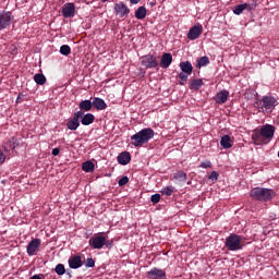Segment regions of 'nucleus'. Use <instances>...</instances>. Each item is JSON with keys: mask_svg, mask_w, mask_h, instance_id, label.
I'll list each match as a JSON object with an SVG mask.
<instances>
[{"mask_svg": "<svg viewBox=\"0 0 279 279\" xmlns=\"http://www.w3.org/2000/svg\"><path fill=\"white\" fill-rule=\"evenodd\" d=\"M276 101L272 96H263L262 100L255 101L254 107L258 112H271L276 108Z\"/></svg>", "mask_w": 279, "mask_h": 279, "instance_id": "20e7f679", "label": "nucleus"}, {"mask_svg": "<svg viewBox=\"0 0 279 279\" xmlns=\"http://www.w3.org/2000/svg\"><path fill=\"white\" fill-rule=\"evenodd\" d=\"M62 16L64 19L75 16V4L73 2H68L62 7Z\"/></svg>", "mask_w": 279, "mask_h": 279, "instance_id": "ddd939ff", "label": "nucleus"}, {"mask_svg": "<svg viewBox=\"0 0 279 279\" xmlns=\"http://www.w3.org/2000/svg\"><path fill=\"white\" fill-rule=\"evenodd\" d=\"M114 14L120 19H125L130 14V8H128L124 2L116 3L114 4Z\"/></svg>", "mask_w": 279, "mask_h": 279, "instance_id": "9b49d317", "label": "nucleus"}, {"mask_svg": "<svg viewBox=\"0 0 279 279\" xmlns=\"http://www.w3.org/2000/svg\"><path fill=\"white\" fill-rule=\"evenodd\" d=\"M244 10H247V12H252V10H254V5L250 3H244Z\"/></svg>", "mask_w": 279, "mask_h": 279, "instance_id": "79ce46f5", "label": "nucleus"}, {"mask_svg": "<svg viewBox=\"0 0 279 279\" xmlns=\"http://www.w3.org/2000/svg\"><path fill=\"white\" fill-rule=\"evenodd\" d=\"M40 247V239H34L32 240L27 247H26V252L28 254V256H34V254L36 253V251Z\"/></svg>", "mask_w": 279, "mask_h": 279, "instance_id": "dca6fc26", "label": "nucleus"}, {"mask_svg": "<svg viewBox=\"0 0 279 279\" xmlns=\"http://www.w3.org/2000/svg\"><path fill=\"white\" fill-rule=\"evenodd\" d=\"M173 191H175V187H173V185L162 187L161 195H167V197H171L173 195Z\"/></svg>", "mask_w": 279, "mask_h": 279, "instance_id": "7c9ffc66", "label": "nucleus"}, {"mask_svg": "<svg viewBox=\"0 0 279 279\" xmlns=\"http://www.w3.org/2000/svg\"><path fill=\"white\" fill-rule=\"evenodd\" d=\"M171 62H173V56L169 52H165L161 56V62H160L161 69H169V66H171Z\"/></svg>", "mask_w": 279, "mask_h": 279, "instance_id": "a211bd4d", "label": "nucleus"}, {"mask_svg": "<svg viewBox=\"0 0 279 279\" xmlns=\"http://www.w3.org/2000/svg\"><path fill=\"white\" fill-rule=\"evenodd\" d=\"M60 154V148L52 149V156H58Z\"/></svg>", "mask_w": 279, "mask_h": 279, "instance_id": "c03bdc74", "label": "nucleus"}, {"mask_svg": "<svg viewBox=\"0 0 279 279\" xmlns=\"http://www.w3.org/2000/svg\"><path fill=\"white\" fill-rule=\"evenodd\" d=\"M199 168L201 169H211L213 168V162H210V161H203V162H201Z\"/></svg>", "mask_w": 279, "mask_h": 279, "instance_id": "c9c22d12", "label": "nucleus"}, {"mask_svg": "<svg viewBox=\"0 0 279 279\" xmlns=\"http://www.w3.org/2000/svg\"><path fill=\"white\" fill-rule=\"evenodd\" d=\"M260 136L263 138L264 145L271 143V138H274V134H276V126L271 124H265L259 130Z\"/></svg>", "mask_w": 279, "mask_h": 279, "instance_id": "423d86ee", "label": "nucleus"}, {"mask_svg": "<svg viewBox=\"0 0 279 279\" xmlns=\"http://www.w3.org/2000/svg\"><path fill=\"white\" fill-rule=\"evenodd\" d=\"M68 276H69V278H71V274L70 272H68Z\"/></svg>", "mask_w": 279, "mask_h": 279, "instance_id": "49530a36", "label": "nucleus"}, {"mask_svg": "<svg viewBox=\"0 0 279 279\" xmlns=\"http://www.w3.org/2000/svg\"><path fill=\"white\" fill-rule=\"evenodd\" d=\"M209 180H211L213 182H217V180H219V173L217 171H211V173L209 174Z\"/></svg>", "mask_w": 279, "mask_h": 279, "instance_id": "e433bc0d", "label": "nucleus"}, {"mask_svg": "<svg viewBox=\"0 0 279 279\" xmlns=\"http://www.w3.org/2000/svg\"><path fill=\"white\" fill-rule=\"evenodd\" d=\"M141 62L142 66H145V69H156V66H158V59L151 53L143 56Z\"/></svg>", "mask_w": 279, "mask_h": 279, "instance_id": "6e6552de", "label": "nucleus"}, {"mask_svg": "<svg viewBox=\"0 0 279 279\" xmlns=\"http://www.w3.org/2000/svg\"><path fill=\"white\" fill-rule=\"evenodd\" d=\"M203 32H204V27L202 25L193 26L192 28H190L187 33L189 40H197V38L202 36Z\"/></svg>", "mask_w": 279, "mask_h": 279, "instance_id": "4468645a", "label": "nucleus"}, {"mask_svg": "<svg viewBox=\"0 0 279 279\" xmlns=\"http://www.w3.org/2000/svg\"><path fill=\"white\" fill-rule=\"evenodd\" d=\"M34 82L38 84V86H44L47 83V77L45 74L38 73L34 75Z\"/></svg>", "mask_w": 279, "mask_h": 279, "instance_id": "c756f323", "label": "nucleus"}, {"mask_svg": "<svg viewBox=\"0 0 279 279\" xmlns=\"http://www.w3.org/2000/svg\"><path fill=\"white\" fill-rule=\"evenodd\" d=\"M210 64V59L207 56L201 57L196 61L197 69H202V66H208Z\"/></svg>", "mask_w": 279, "mask_h": 279, "instance_id": "bb28decb", "label": "nucleus"}, {"mask_svg": "<svg viewBox=\"0 0 279 279\" xmlns=\"http://www.w3.org/2000/svg\"><path fill=\"white\" fill-rule=\"evenodd\" d=\"M252 140L255 141V143H263V135H260V131H254Z\"/></svg>", "mask_w": 279, "mask_h": 279, "instance_id": "f704fd0d", "label": "nucleus"}, {"mask_svg": "<svg viewBox=\"0 0 279 279\" xmlns=\"http://www.w3.org/2000/svg\"><path fill=\"white\" fill-rule=\"evenodd\" d=\"M92 106L96 108V110H106L108 108V105L106 104L105 99H101L99 97H95L92 101Z\"/></svg>", "mask_w": 279, "mask_h": 279, "instance_id": "412c9836", "label": "nucleus"}, {"mask_svg": "<svg viewBox=\"0 0 279 279\" xmlns=\"http://www.w3.org/2000/svg\"><path fill=\"white\" fill-rule=\"evenodd\" d=\"M225 245L229 252H239V250H243V236L231 233L227 236Z\"/></svg>", "mask_w": 279, "mask_h": 279, "instance_id": "7ed1b4c3", "label": "nucleus"}, {"mask_svg": "<svg viewBox=\"0 0 279 279\" xmlns=\"http://www.w3.org/2000/svg\"><path fill=\"white\" fill-rule=\"evenodd\" d=\"M230 96V92L223 89L221 92H219L216 97H215V101L216 104H226V101H228V97Z\"/></svg>", "mask_w": 279, "mask_h": 279, "instance_id": "aec40b11", "label": "nucleus"}, {"mask_svg": "<svg viewBox=\"0 0 279 279\" xmlns=\"http://www.w3.org/2000/svg\"><path fill=\"white\" fill-rule=\"evenodd\" d=\"M114 242L112 240H106L105 246L107 250H112Z\"/></svg>", "mask_w": 279, "mask_h": 279, "instance_id": "a19ab883", "label": "nucleus"}, {"mask_svg": "<svg viewBox=\"0 0 279 279\" xmlns=\"http://www.w3.org/2000/svg\"><path fill=\"white\" fill-rule=\"evenodd\" d=\"M150 201L154 204H158V202H160V194H153L151 197H150Z\"/></svg>", "mask_w": 279, "mask_h": 279, "instance_id": "ea45409f", "label": "nucleus"}, {"mask_svg": "<svg viewBox=\"0 0 279 279\" xmlns=\"http://www.w3.org/2000/svg\"><path fill=\"white\" fill-rule=\"evenodd\" d=\"M54 271L58 276H64L66 274V268H64L63 264H58Z\"/></svg>", "mask_w": 279, "mask_h": 279, "instance_id": "2f4dec72", "label": "nucleus"}, {"mask_svg": "<svg viewBox=\"0 0 279 279\" xmlns=\"http://www.w3.org/2000/svg\"><path fill=\"white\" fill-rule=\"evenodd\" d=\"M220 145L223 149H230V147H232V140L230 138V135H223L220 140Z\"/></svg>", "mask_w": 279, "mask_h": 279, "instance_id": "393cba45", "label": "nucleus"}, {"mask_svg": "<svg viewBox=\"0 0 279 279\" xmlns=\"http://www.w3.org/2000/svg\"><path fill=\"white\" fill-rule=\"evenodd\" d=\"M10 23H12V12H0V29L10 27Z\"/></svg>", "mask_w": 279, "mask_h": 279, "instance_id": "f8f14e48", "label": "nucleus"}, {"mask_svg": "<svg viewBox=\"0 0 279 279\" xmlns=\"http://www.w3.org/2000/svg\"><path fill=\"white\" fill-rule=\"evenodd\" d=\"M147 278H149V279H165V278H167V272L162 269L153 268L147 272Z\"/></svg>", "mask_w": 279, "mask_h": 279, "instance_id": "2eb2a0df", "label": "nucleus"}, {"mask_svg": "<svg viewBox=\"0 0 279 279\" xmlns=\"http://www.w3.org/2000/svg\"><path fill=\"white\" fill-rule=\"evenodd\" d=\"M250 195L256 202H270V199H274L276 192L267 187H254L251 190Z\"/></svg>", "mask_w": 279, "mask_h": 279, "instance_id": "f03ea898", "label": "nucleus"}, {"mask_svg": "<svg viewBox=\"0 0 279 279\" xmlns=\"http://www.w3.org/2000/svg\"><path fill=\"white\" fill-rule=\"evenodd\" d=\"M2 147L4 151H14L16 147H21V138L13 136L7 142H3Z\"/></svg>", "mask_w": 279, "mask_h": 279, "instance_id": "9d476101", "label": "nucleus"}, {"mask_svg": "<svg viewBox=\"0 0 279 279\" xmlns=\"http://www.w3.org/2000/svg\"><path fill=\"white\" fill-rule=\"evenodd\" d=\"M82 169L85 173H93L95 171V163L93 161H85L82 165Z\"/></svg>", "mask_w": 279, "mask_h": 279, "instance_id": "cd10ccee", "label": "nucleus"}, {"mask_svg": "<svg viewBox=\"0 0 279 279\" xmlns=\"http://www.w3.org/2000/svg\"><path fill=\"white\" fill-rule=\"evenodd\" d=\"M85 267H88V268L95 267V259H93V257L87 258L85 262Z\"/></svg>", "mask_w": 279, "mask_h": 279, "instance_id": "58836bf2", "label": "nucleus"}, {"mask_svg": "<svg viewBox=\"0 0 279 279\" xmlns=\"http://www.w3.org/2000/svg\"><path fill=\"white\" fill-rule=\"evenodd\" d=\"M204 86V81L202 78H194L190 84L191 90H199Z\"/></svg>", "mask_w": 279, "mask_h": 279, "instance_id": "b1692460", "label": "nucleus"}, {"mask_svg": "<svg viewBox=\"0 0 279 279\" xmlns=\"http://www.w3.org/2000/svg\"><path fill=\"white\" fill-rule=\"evenodd\" d=\"M180 69L182 72L179 73V77L181 78L180 85L184 86V83L189 81V75L193 73V64L190 61H182L180 63Z\"/></svg>", "mask_w": 279, "mask_h": 279, "instance_id": "39448f33", "label": "nucleus"}, {"mask_svg": "<svg viewBox=\"0 0 279 279\" xmlns=\"http://www.w3.org/2000/svg\"><path fill=\"white\" fill-rule=\"evenodd\" d=\"M130 182V179L128 177H122L121 179H119L118 184L119 186H125V184H128Z\"/></svg>", "mask_w": 279, "mask_h": 279, "instance_id": "4c0bfd02", "label": "nucleus"}, {"mask_svg": "<svg viewBox=\"0 0 279 279\" xmlns=\"http://www.w3.org/2000/svg\"><path fill=\"white\" fill-rule=\"evenodd\" d=\"M245 10V3L239 4L233 9V14L236 16H240V14H243V11Z\"/></svg>", "mask_w": 279, "mask_h": 279, "instance_id": "473e14b6", "label": "nucleus"}, {"mask_svg": "<svg viewBox=\"0 0 279 279\" xmlns=\"http://www.w3.org/2000/svg\"><path fill=\"white\" fill-rule=\"evenodd\" d=\"M131 5H136L141 3V0H130Z\"/></svg>", "mask_w": 279, "mask_h": 279, "instance_id": "a18cd8bd", "label": "nucleus"}, {"mask_svg": "<svg viewBox=\"0 0 279 279\" xmlns=\"http://www.w3.org/2000/svg\"><path fill=\"white\" fill-rule=\"evenodd\" d=\"M173 178L174 180H178V182H186V180H189V175L182 170H179L177 173H174Z\"/></svg>", "mask_w": 279, "mask_h": 279, "instance_id": "c85d7f7f", "label": "nucleus"}, {"mask_svg": "<svg viewBox=\"0 0 279 279\" xmlns=\"http://www.w3.org/2000/svg\"><path fill=\"white\" fill-rule=\"evenodd\" d=\"M78 108H80V111L78 112H82V110L84 112H90L93 110V101L86 99V100H83L78 104Z\"/></svg>", "mask_w": 279, "mask_h": 279, "instance_id": "4be33fe9", "label": "nucleus"}, {"mask_svg": "<svg viewBox=\"0 0 279 279\" xmlns=\"http://www.w3.org/2000/svg\"><path fill=\"white\" fill-rule=\"evenodd\" d=\"M117 160L119 165H130V161L132 160V155H130L129 151H122L117 157Z\"/></svg>", "mask_w": 279, "mask_h": 279, "instance_id": "6ab92c4d", "label": "nucleus"}, {"mask_svg": "<svg viewBox=\"0 0 279 279\" xmlns=\"http://www.w3.org/2000/svg\"><path fill=\"white\" fill-rule=\"evenodd\" d=\"M88 245L92 250H101L106 246V236L101 234L94 235L89 239Z\"/></svg>", "mask_w": 279, "mask_h": 279, "instance_id": "0eeeda50", "label": "nucleus"}, {"mask_svg": "<svg viewBox=\"0 0 279 279\" xmlns=\"http://www.w3.org/2000/svg\"><path fill=\"white\" fill-rule=\"evenodd\" d=\"M104 3H106V0H102Z\"/></svg>", "mask_w": 279, "mask_h": 279, "instance_id": "de8ad7c7", "label": "nucleus"}, {"mask_svg": "<svg viewBox=\"0 0 279 279\" xmlns=\"http://www.w3.org/2000/svg\"><path fill=\"white\" fill-rule=\"evenodd\" d=\"M155 132L151 128L142 129L140 132L131 136V145L133 147H143L154 138Z\"/></svg>", "mask_w": 279, "mask_h": 279, "instance_id": "f257e3e1", "label": "nucleus"}, {"mask_svg": "<svg viewBox=\"0 0 279 279\" xmlns=\"http://www.w3.org/2000/svg\"><path fill=\"white\" fill-rule=\"evenodd\" d=\"M71 53V47L69 45H62L60 47V54L61 56H69Z\"/></svg>", "mask_w": 279, "mask_h": 279, "instance_id": "72a5a7b5", "label": "nucleus"}, {"mask_svg": "<svg viewBox=\"0 0 279 279\" xmlns=\"http://www.w3.org/2000/svg\"><path fill=\"white\" fill-rule=\"evenodd\" d=\"M145 16H147V8H145V7H140V8L135 11V19H137V21H143V19H145Z\"/></svg>", "mask_w": 279, "mask_h": 279, "instance_id": "a878e982", "label": "nucleus"}, {"mask_svg": "<svg viewBox=\"0 0 279 279\" xmlns=\"http://www.w3.org/2000/svg\"><path fill=\"white\" fill-rule=\"evenodd\" d=\"M81 123L82 125H90L95 123V114L93 113L83 114L81 118Z\"/></svg>", "mask_w": 279, "mask_h": 279, "instance_id": "5701e85b", "label": "nucleus"}, {"mask_svg": "<svg viewBox=\"0 0 279 279\" xmlns=\"http://www.w3.org/2000/svg\"><path fill=\"white\" fill-rule=\"evenodd\" d=\"M70 269H80L84 263L82 262V256L74 255L68 260Z\"/></svg>", "mask_w": 279, "mask_h": 279, "instance_id": "f3484780", "label": "nucleus"}, {"mask_svg": "<svg viewBox=\"0 0 279 279\" xmlns=\"http://www.w3.org/2000/svg\"><path fill=\"white\" fill-rule=\"evenodd\" d=\"M5 162V155L3 151L0 150V165H3Z\"/></svg>", "mask_w": 279, "mask_h": 279, "instance_id": "37998d69", "label": "nucleus"}, {"mask_svg": "<svg viewBox=\"0 0 279 279\" xmlns=\"http://www.w3.org/2000/svg\"><path fill=\"white\" fill-rule=\"evenodd\" d=\"M82 117H84V111L74 112L73 118L66 122L68 130H72L73 132H75V130L80 128V119H82Z\"/></svg>", "mask_w": 279, "mask_h": 279, "instance_id": "1a4fd4ad", "label": "nucleus"}]
</instances>
